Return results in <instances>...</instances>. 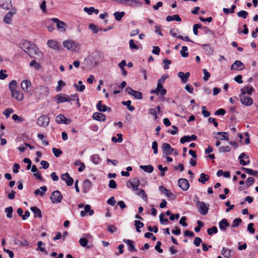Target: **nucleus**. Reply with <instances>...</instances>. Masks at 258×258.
<instances>
[{
    "label": "nucleus",
    "instance_id": "obj_62",
    "mask_svg": "<svg viewBox=\"0 0 258 258\" xmlns=\"http://www.w3.org/2000/svg\"><path fill=\"white\" fill-rule=\"evenodd\" d=\"M148 113L149 114L153 115L155 119H157L158 116L157 115V111L155 108H150L148 110Z\"/></svg>",
    "mask_w": 258,
    "mask_h": 258
},
{
    "label": "nucleus",
    "instance_id": "obj_52",
    "mask_svg": "<svg viewBox=\"0 0 258 258\" xmlns=\"http://www.w3.org/2000/svg\"><path fill=\"white\" fill-rule=\"evenodd\" d=\"M241 223L242 220L240 218H236L234 219L231 227L233 228L238 227Z\"/></svg>",
    "mask_w": 258,
    "mask_h": 258
},
{
    "label": "nucleus",
    "instance_id": "obj_33",
    "mask_svg": "<svg viewBox=\"0 0 258 258\" xmlns=\"http://www.w3.org/2000/svg\"><path fill=\"white\" fill-rule=\"evenodd\" d=\"M140 168L145 172L150 173L154 170V167L152 165H141Z\"/></svg>",
    "mask_w": 258,
    "mask_h": 258
},
{
    "label": "nucleus",
    "instance_id": "obj_7",
    "mask_svg": "<svg viewBox=\"0 0 258 258\" xmlns=\"http://www.w3.org/2000/svg\"><path fill=\"white\" fill-rule=\"evenodd\" d=\"M55 99L57 104L64 103L66 102H71V97L65 94H58L55 97Z\"/></svg>",
    "mask_w": 258,
    "mask_h": 258
},
{
    "label": "nucleus",
    "instance_id": "obj_17",
    "mask_svg": "<svg viewBox=\"0 0 258 258\" xmlns=\"http://www.w3.org/2000/svg\"><path fill=\"white\" fill-rule=\"evenodd\" d=\"M37 91L40 94L39 97L46 96L48 93V88L46 87L40 86L37 88Z\"/></svg>",
    "mask_w": 258,
    "mask_h": 258
},
{
    "label": "nucleus",
    "instance_id": "obj_55",
    "mask_svg": "<svg viewBox=\"0 0 258 258\" xmlns=\"http://www.w3.org/2000/svg\"><path fill=\"white\" fill-rule=\"evenodd\" d=\"M165 217V215L164 213H161L159 216V219L160 221V223L162 224H167L169 222L167 218H164Z\"/></svg>",
    "mask_w": 258,
    "mask_h": 258
},
{
    "label": "nucleus",
    "instance_id": "obj_48",
    "mask_svg": "<svg viewBox=\"0 0 258 258\" xmlns=\"http://www.w3.org/2000/svg\"><path fill=\"white\" fill-rule=\"evenodd\" d=\"M12 15L13 13L12 12H8L5 16L4 21L7 24H10L11 21V18Z\"/></svg>",
    "mask_w": 258,
    "mask_h": 258
},
{
    "label": "nucleus",
    "instance_id": "obj_18",
    "mask_svg": "<svg viewBox=\"0 0 258 258\" xmlns=\"http://www.w3.org/2000/svg\"><path fill=\"white\" fill-rule=\"evenodd\" d=\"M197 139V137L196 135H192L190 136H184L183 137L181 138L180 139V142L181 144H184L186 142H189L191 141H196Z\"/></svg>",
    "mask_w": 258,
    "mask_h": 258
},
{
    "label": "nucleus",
    "instance_id": "obj_2",
    "mask_svg": "<svg viewBox=\"0 0 258 258\" xmlns=\"http://www.w3.org/2000/svg\"><path fill=\"white\" fill-rule=\"evenodd\" d=\"M62 44L64 47L71 51H75L79 47L78 43L70 40L64 41Z\"/></svg>",
    "mask_w": 258,
    "mask_h": 258
},
{
    "label": "nucleus",
    "instance_id": "obj_37",
    "mask_svg": "<svg viewBox=\"0 0 258 258\" xmlns=\"http://www.w3.org/2000/svg\"><path fill=\"white\" fill-rule=\"evenodd\" d=\"M125 12L123 11L122 12H115L113 15L114 16L115 19L117 21H120L122 17L124 16Z\"/></svg>",
    "mask_w": 258,
    "mask_h": 258
},
{
    "label": "nucleus",
    "instance_id": "obj_27",
    "mask_svg": "<svg viewBox=\"0 0 258 258\" xmlns=\"http://www.w3.org/2000/svg\"><path fill=\"white\" fill-rule=\"evenodd\" d=\"M230 224L225 219H223L219 223V228L222 231H225L227 227H229Z\"/></svg>",
    "mask_w": 258,
    "mask_h": 258
},
{
    "label": "nucleus",
    "instance_id": "obj_50",
    "mask_svg": "<svg viewBox=\"0 0 258 258\" xmlns=\"http://www.w3.org/2000/svg\"><path fill=\"white\" fill-rule=\"evenodd\" d=\"M44 244V243L41 241H39L38 242H37V245H38V247L36 249V250H39L40 251H41V252H44L45 254H47L48 253V252L45 250V249H44V248L43 247H42L41 246Z\"/></svg>",
    "mask_w": 258,
    "mask_h": 258
},
{
    "label": "nucleus",
    "instance_id": "obj_12",
    "mask_svg": "<svg viewBox=\"0 0 258 258\" xmlns=\"http://www.w3.org/2000/svg\"><path fill=\"white\" fill-rule=\"evenodd\" d=\"M47 46L54 50H59L61 48L60 43L54 40H49L47 42Z\"/></svg>",
    "mask_w": 258,
    "mask_h": 258
},
{
    "label": "nucleus",
    "instance_id": "obj_53",
    "mask_svg": "<svg viewBox=\"0 0 258 258\" xmlns=\"http://www.w3.org/2000/svg\"><path fill=\"white\" fill-rule=\"evenodd\" d=\"M52 150L53 154L56 157H58L61 154H62V151L59 149L53 148Z\"/></svg>",
    "mask_w": 258,
    "mask_h": 258
},
{
    "label": "nucleus",
    "instance_id": "obj_5",
    "mask_svg": "<svg viewBox=\"0 0 258 258\" xmlns=\"http://www.w3.org/2000/svg\"><path fill=\"white\" fill-rule=\"evenodd\" d=\"M167 78L168 76L163 75L158 81L157 87L161 90L160 96L161 97H163L166 93V90L163 88V84Z\"/></svg>",
    "mask_w": 258,
    "mask_h": 258
},
{
    "label": "nucleus",
    "instance_id": "obj_45",
    "mask_svg": "<svg viewBox=\"0 0 258 258\" xmlns=\"http://www.w3.org/2000/svg\"><path fill=\"white\" fill-rule=\"evenodd\" d=\"M188 48L185 46H183L180 51V54L183 57H186L188 56V52H187Z\"/></svg>",
    "mask_w": 258,
    "mask_h": 258
},
{
    "label": "nucleus",
    "instance_id": "obj_49",
    "mask_svg": "<svg viewBox=\"0 0 258 258\" xmlns=\"http://www.w3.org/2000/svg\"><path fill=\"white\" fill-rule=\"evenodd\" d=\"M137 99H142L143 98V94L141 92L134 90L133 93L132 95Z\"/></svg>",
    "mask_w": 258,
    "mask_h": 258
},
{
    "label": "nucleus",
    "instance_id": "obj_13",
    "mask_svg": "<svg viewBox=\"0 0 258 258\" xmlns=\"http://www.w3.org/2000/svg\"><path fill=\"white\" fill-rule=\"evenodd\" d=\"M61 179L65 181L68 186H72L74 183V179L71 177L68 173H66L61 175Z\"/></svg>",
    "mask_w": 258,
    "mask_h": 258
},
{
    "label": "nucleus",
    "instance_id": "obj_24",
    "mask_svg": "<svg viewBox=\"0 0 258 258\" xmlns=\"http://www.w3.org/2000/svg\"><path fill=\"white\" fill-rule=\"evenodd\" d=\"M31 85V83L29 80H25L21 82V87L22 90L27 92H29V89L30 88Z\"/></svg>",
    "mask_w": 258,
    "mask_h": 258
},
{
    "label": "nucleus",
    "instance_id": "obj_19",
    "mask_svg": "<svg viewBox=\"0 0 258 258\" xmlns=\"http://www.w3.org/2000/svg\"><path fill=\"white\" fill-rule=\"evenodd\" d=\"M97 109L100 111V112H105V111H108L111 112V108L105 105H102L101 101H99L96 105Z\"/></svg>",
    "mask_w": 258,
    "mask_h": 258
},
{
    "label": "nucleus",
    "instance_id": "obj_36",
    "mask_svg": "<svg viewBox=\"0 0 258 258\" xmlns=\"http://www.w3.org/2000/svg\"><path fill=\"white\" fill-rule=\"evenodd\" d=\"M231 250L223 247L221 251V254L225 257L229 258L231 256Z\"/></svg>",
    "mask_w": 258,
    "mask_h": 258
},
{
    "label": "nucleus",
    "instance_id": "obj_29",
    "mask_svg": "<svg viewBox=\"0 0 258 258\" xmlns=\"http://www.w3.org/2000/svg\"><path fill=\"white\" fill-rule=\"evenodd\" d=\"M47 190V188L46 186H43L40 187V189H37L34 191V194L35 196H40L42 197L44 195L45 192Z\"/></svg>",
    "mask_w": 258,
    "mask_h": 258
},
{
    "label": "nucleus",
    "instance_id": "obj_34",
    "mask_svg": "<svg viewBox=\"0 0 258 258\" xmlns=\"http://www.w3.org/2000/svg\"><path fill=\"white\" fill-rule=\"evenodd\" d=\"M135 191H137L136 193V195L142 198L144 201H147V196L143 189L139 188V189H136Z\"/></svg>",
    "mask_w": 258,
    "mask_h": 258
},
{
    "label": "nucleus",
    "instance_id": "obj_58",
    "mask_svg": "<svg viewBox=\"0 0 258 258\" xmlns=\"http://www.w3.org/2000/svg\"><path fill=\"white\" fill-rule=\"evenodd\" d=\"M198 226L195 228V231L196 232H199L201 231L202 227L204 226L203 223L200 220L197 221Z\"/></svg>",
    "mask_w": 258,
    "mask_h": 258
},
{
    "label": "nucleus",
    "instance_id": "obj_59",
    "mask_svg": "<svg viewBox=\"0 0 258 258\" xmlns=\"http://www.w3.org/2000/svg\"><path fill=\"white\" fill-rule=\"evenodd\" d=\"M130 47L131 49H136L138 50L139 49V46H137L134 42L133 39H131L129 41Z\"/></svg>",
    "mask_w": 258,
    "mask_h": 258
},
{
    "label": "nucleus",
    "instance_id": "obj_26",
    "mask_svg": "<svg viewBox=\"0 0 258 258\" xmlns=\"http://www.w3.org/2000/svg\"><path fill=\"white\" fill-rule=\"evenodd\" d=\"M55 120L58 123L68 124L70 122H68L67 118L63 114H61L58 115L56 117Z\"/></svg>",
    "mask_w": 258,
    "mask_h": 258
},
{
    "label": "nucleus",
    "instance_id": "obj_40",
    "mask_svg": "<svg viewBox=\"0 0 258 258\" xmlns=\"http://www.w3.org/2000/svg\"><path fill=\"white\" fill-rule=\"evenodd\" d=\"M74 87L77 91L79 92H83L85 89V86L83 85V82L82 81H79L78 82V85L76 84H74Z\"/></svg>",
    "mask_w": 258,
    "mask_h": 258
},
{
    "label": "nucleus",
    "instance_id": "obj_25",
    "mask_svg": "<svg viewBox=\"0 0 258 258\" xmlns=\"http://www.w3.org/2000/svg\"><path fill=\"white\" fill-rule=\"evenodd\" d=\"M130 183L131 186L133 187V190H136V189H139L138 186L140 185V180L137 178H134L130 180Z\"/></svg>",
    "mask_w": 258,
    "mask_h": 258
},
{
    "label": "nucleus",
    "instance_id": "obj_39",
    "mask_svg": "<svg viewBox=\"0 0 258 258\" xmlns=\"http://www.w3.org/2000/svg\"><path fill=\"white\" fill-rule=\"evenodd\" d=\"M241 169L244 171L245 173L254 176H256L258 174V171L256 170H253L251 169L246 168L245 167H242Z\"/></svg>",
    "mask_w": 258,
    "mask_h": 258
},
{
    "label": "nucleus",
    "instance_id": "obj_8",
    "mask_svg": "<svg viewBox=\"0 0 258 258\" xmlns=\"http://www.w3.org/2000/svg\"><path fill=\"white\" fill-rule=\"evenodd\" d=\"M49 122V118L46 115H43L38 117L37 121V124L41 126H47Z\"/></svg>",
    "mask_w": 258,
    "mask_h": 258
},
{
    "label": "nucleus",
    "instance_id": "obj_20",
    "mask_svg": "<svg viewBox=\"0 0 258 258\" xmlns=\"http://www.w3.org/2000/svg\"><path fill=\"white\" fill-rule=\"evenodd\" d=\"M177 76L181 79L182 83L184 84L187 82L190 76V73L187 72L184 74L182 72H179L177 74Z\"/></svg>",
    "mask_w": 258,
    "mask_h": 258
},
{
    "label": "nucleus",
    "instance_id": "obj_28",
    "mask_svg": "<svg viewBox=\"0 0 258 258\" xmlns=\"http://www.w3.org/2000/svg\"><path fill=\"white\" fill-rule=\"evenodd\" d=\"M21 48L27 53L28 49L32 46V43L27 41H25L24 42L20 44Z\"/></svg>",
    "mask_w": 258,
    "mask_h": 258
},
{
    "label": "nucleus",
    "instance_id": "obj_3",
    "mask_svg": "<svg viewBox=\"0 0 258 258\" xmlns=\"http://www.w3.org/2000/svg\"><path fill=\"white\" fill-rule=\"evenodd\" d=\"M196 207L198 209L199 213L203 215H206L209 209V205H206L204 202L201 201H197L196 203Z\"/></svg>",
    "mask_w": 258,
    "mask_h": 258
},
{
    "label": "nucleus",
    "instance_id": "obj_54",
    "mask_svg": "<svg viewBox=\"0 0 258 258\" xmlns=\"http://www.w3.org/2000/svg\"><path fill=\"white\" fill-rule=\"evenodd\" d=\"M65 85H66V84L62 81H61V80L58 81V85L56 87V89H55L56 91V92L60 91L61 90V88L62 87H64L65 86Z\"/></svg>",
    "mask_w": 258,
    "mask_h": 258
},
{
    "label": "nucleus",
    "instance_id": "obj_10",
    "mask_svg": "<svg viewBox=\"0 0 258 258\" xmlns=\"http://www.w3.org/2000/svg\"><path fill=\"white\" fill-rule=\"evenodd\" d=\"M50 20L56 24L57 28L61 31H65L66 30V24L57 18H51Z\"/></svg>",
    "mask_w": 258,
    "mask_h": 258
},
{
    "label": "nucleus",
    "instance_id": "obj_44",
    "mask_svg": "<svg viewBox=\"0 0 258 258\" xmlns=\"http://www.w3.org/2000/svg\"><path fill=\"white\" fill-rule=\"evenodd\" d=\"M131 103H132V102L130 100H127L126 101H122V104L126 106L127 107V109L130 111H133L135 110V107L131 105Z\"/></svg>",
    "mask_w": 258,
    "mask_h": 258
},
{
    "label": "nucleus",
    "instance_id": "obj_61",
    "mask_svg": "<svg viewBox=\"0 0 258 258\" xmlns=\"http://www.w3.org/2000/svg\"><path fill=\"white\" fill-rule=\"evenodd\" d=\"M220 152H229L231 151V148L228 146H221L219 148Z\"/></svg>",
    "mask_w": 258,
    "mask_h": 258
},
{
    "label": "nucleus",
    "instance_id": "obj_57",
    "mask_svg": "<svg viewBox=\"0 0 258 258\" xmlns=\"http://www.w3.org/2000/svg\"><path fill=\"white\" fill-rule=\"evenodd\" d=\"M84 210L86 213H89L90 216L94 214V211L91 209V206L89 205H86L84 207Z\"/></svg>",
    "mask_w": 258,
    "mask_h": 258
},
{
    "label": "nucleus",
    "instance_id": "obj_35",
    "mask_svg": "<svg viewBox=\"0 0 258 258\" xmlns=\"http://www.w3.org/2000/svg\"><path fill=\"white\" fill-rule=\"evenodd\" d=\"M167 22H170L172 21H176L177 22H180L181 21V18L177 14L173 16H168L166 19Z\"/></svg>",
    "mask_w": 258,
    "mask_h": 258
},
{
    "label": "nucleus",
    "instance_id": "obj_38",
    "mask_svg": "<svg viewBox=\"0 0 258 258\" xmlns=\"http://www.w3.org/2000/svg\"><path fill=\"white\" fill-rule=\"evenodd\" d=\"M209 179V176L208 175H207L204 173H202L200 174V178L198 179V181H199V182H201L203 184H205V182L208 181Z\"/></svg>",
    "mask_w": 258,
    "mask_h": 258
},
{
    "label": "nucleus",
    "instance_id": "obj_51",
    "mask_svg": "<svg viewBox=\"0 0 258 258\" xmlns=\"http://www.w3.org/2000/svg\"><path fill=\"white\" fill-rule=\"evenodd\" d=\"M217 232L218 229L216 226H213L207 230V233L210 235H212L213 234H216Z\"/></svg>",
    "mask_w": 258,
    "mask_h": 258
},
{
    "label": "nucleus",
    "instance_id": "obj_11",
    "mask_svg": "<svg viewBox=\"0 0 258 258\" xmlns=\"http://www.w3.org/2000/svg\"><path fill=\"white\" fill-rule=\"evenodd\" d=\"M178 185L184 191H186L189 186L188 181L185 178L179 179L178 181Z\"/></svg>",
    "mask_w": 258,
    "mask_h": 258
},
{
    "label": "nucleus",
    "instance_id": "obj_15",
    "mask_svg": "<svg viewBox=\"0 0 258 258\" xmlns=\"http://www.w3.org/2000/svg\"><path fill=\"white\" fill-rule=\"evenodd\" d=\"M162 148L163 150V153L167 155L171 154L172 152L174 151V149L172 148L171 146L168 143H163Z\"/></svg>",
    "mask_w": 258,
    "mask_h": 258
},
{
    "label": "nucleus",
    "instance_id": "obj_1",
    "mask_svg": "<svg viewBox=\"0 0 258 258\" xmlns=\"http://www.w3.org/2000/svg\"><path fill=\"white\" fill-rule=\"evenodd\" d=\"M17 83L16 80H12L9 84V89L11 91V95L12 98H15L18 101H21L23 100V94L20 90L17 89Z\"/></svg>",
    "mask_w": 258,
    "mask_h": 258
},
{
    "label": "nucleus",
    "instance_id": "obj_4",
    "mask_svg": "<svg viewBox=\"0 0 258 258\" xmlns=\"http://www.w3.org/2000/svg\"><path fill=\"white\" fill-rule=\"evenodd\" d=\"M239 98L240 102L245 106H249L253 103V99L248 95L240 94Z\"/></svg>",
    "mask_w": 258,
    "mask_h": 258
},
{
    "label": "nucleus",
    "instance_id": "obj_23",
    "mask_svg": "<svg viewBox=\"0 0 258 258\" xmlns=\"http://www.w3.org/2000/svg\"><path fill=\"white\" fill-rule=\"evenodd\" d=\"M123 242L126 243L128 246V249L130 251H136L137 249L135 248L134 242L130 239H123Z\"/></svg>",
    "mask_w": 258,
    "mask_h": 258
},
{
    "label": "nucleus",
    "instance_id": "obj_47",
    "mask_svg": "<svg viewBox=\"0 0 258 258\" xmlns=\"http://www.w3.org/2000/svg\"><path fill=\"white\" fill-rule=\"evenodd\" d=\"M91 160L95 164H98L100 161V158L98 155H92L90 157Z\"/></svg>",
    "mask_w": 258,
    "mask_h": 258
},
{
    "label": "nucleus",
    "instance_id": "obj_30",
    "mask_svg": "<svg viewBox=\"0 0 258 258\" xmlns=\"http://www.w3.org/2000/svg\"><path fill=\"white\" fill-rule=\"evenodd\" d=\"M92 186L91 182L89 179H86L83 183V191L87 192Z\"/></svg>",
    "mask_w": 258,
    "mask_h": 258
},
{
    "label": "nucleus",
    "instance_id": "obj_41",
    "mask_svg": "<svg viewBox=\"0 0 258 258\" xmlns=\"http://www.w3.org/2000/svg\"><path fill=\"white\" fill-rule=\"evenodd\" d=\"M204 50L206 52V53L208 55H212L213 53L214 50L210 46V45H204Z\"/></svg>",
    "mask_w": 258,
    "mask_h": 258
},
{
    "label": "nucleus",
    "instance_id": "obj_64",
    "mask_svg": "<svg viewBox=\"0 0 258 258\" xmlns=\"http://www.w3.org/2000/svg\"><path fill=\"white\" fill-rule=\"evenodd\" d=\"M14 112V110L12 108H7L4 111V114L7 118L9 117L10 114Z\"/></svg>",
    "mask_w": 258,
    "mask_h": 258
},
{
    "label": "nucleus",
    "instance_id": "obj_56",
    "mask_svg": "<svg viewBox=\"0 0 258 258\" xmlns=\"http://www.w3.org/2000/svg\"><path fill=\"white\" fill-rule=\"evenodd\" d=\"M247 15H248V13L245 11L241 10L240 12L237 13L238 17L242 18L243 19L246 18Z\"/></svg>",
    "mask_w": 258,
    "mask_h": 258
},
{
    "label": "nucleus",
    "instance_id": "obj_46",
    "mask_svg": "<svg viewBox=\"0 0 258 258\" xmlns=\"http://www.w3.org/2000/svg\"><path fill=\"white\" fill-rule=\"evenodd\" d=\"M164 195L170 200H173L176 198V196L171 192L169 190L167 189L165 192Z\"/></svg>",
    "mask_w": 258,
    "mask_h": 258
},
{
    "label": "nucleus",
    "instance_id": "obj_21",
    "mask_svg": "<svg viewBox=\"0 0 258 258\" xmlns=\"http://www.w3.org/2000/svg\"><path fill=\"white\" fill-rule=\"evenodd\" d=\"M92 118L93 119L99 121H105L106 120V116L100 112H95L93 114Z\"/></svg>",
    "mask_w": 258,
    "mask_h": 258
},
{
    "label": "nucleus",
    "instance_id": "obj_16",
    "mask_svg": "<svg viewBox=\"0 0 258 258\" xmlns=\"http://www.w3.org/2000/svg\"><path fill=\"white\" fill-rule=\"evenodd\" d=\"M254 89L252 87L245 86L240 89V94L244 95H250L254 92Z\"/></svg>",
    "mask_w": 258,
    "mask_h": 258
},
{
    "label": "nucleus",
    "instance_id": "obj_14",
    "mask_svg": "<svg viewBox=\"0 0 258 258\" xmlns=\"http://www.w3.org/2000/svg\"><path fill=\"white\" fill-rule=\"evenodd\" d=\"M245 69L244 64L239 60H236L231 66V70L242 71Z\"/></svg>",
    "mask_w": 258,
    "mask_h": 258
},
{
    "label": "nucleus",
    "instance_id": "obj_60",
    "mask_svg": "<svg viewBox=\"0 0 258 258\" xmlns=\"http://www.w3.org/2000/svg\"><path fill=\"white\" fill-rule=\"evenodd\" d=\"M203 73L204 75V77H203V80L205 81H207L209 80V78L210 77L211 74L209 72H208L207 71L206 69H203Z\"/></svg>",
    "mask_w": 258,
    "mask_h": 258
},
{
    "label": "nucleus",
    "instance_id": "obj_63",
    "mask_svg": "<svg viewBox=\"0 0 258 258\" xmlns=\"http://www.w3.org/2000/svg\"><path fill=\"white\" fill-rule=\"evenodd\" d=\"M88 242V240L85 238H81L79 240V243L83 247L86 246L87 245Z\"/></svg>",
    "mask_w": 258,
    "mask_h": 258
},
{
    "label": "nucleus",
    "instance_id": "obj_42",
    "mask_svg": "<svg viewBox=\"0 0 258 258\" xmlns=\"http://www.w3.org/2000/svg\"><path fill=\"white\" fill-rule=\"evenodd\" d=\"M135 225L136 228V230L138 232H141L140 228H142L144 224L143 222L139 220L135 221Z\"/></svg>",
    "mask_w": 258,
    "mask_h": 258
},
{
    "label": "nucleus",
    "instance_id": "obj_32",
    "mask_svg": "<svg viewBox=\"0 0 258 258\" xmlns=\"http://www.w3.org/2000/svg\"><path fill=\"white\" fill-rule=\"evenodd\" d=\"M11 6L9 0H0V7L4 9H9Z\"/></svg>",
    "mask_w": 258,
    "mask_h": 258
},
{
    "label": "nucleus",
    "instance_id": "obj_31",
    "mask_svg": "<svg viewBox=\"0 0 258 258\" xmlns=\"http://www.w3.org/2000/svg\"><path fill=\"white\" fill-rule=\"evenodd\" d=\"M30 209L34 214V217L35 218L36 217H38V218L42 217L41 210L38 208H37V207L34 206V207H31Z\"/></svg>",
    "mask_w": 258,
    "mask_h": 258
},
{
    "label": "nucleus",
    "instance_id": "obj_6",
    "mask_svg": "<svg viewBox=\"0 0 258 258\" xmlns=\"http://www.w3.org/2000/svg\"><path fill=\"white\" fill-rule=\"evenodd\" d=\"M62 199V197L60 192L57 190L54 191L50 196L51 202L54 204L60 203Z\"/></svg>",
    "mask_w": 258,
    "mask_h": 258
},
{
    "label": "nucleus",
    "instance_id": "obj_22",
    "mask_svg": "<svg viewBox=\"0 0 258 258\" xmlns=\"http://www.w3.org/2000/svg\"><path fill=\"white\" fill-rule=\"evenodd\" d=\"M216 134L219 136V137H215L217 139L225 140L227 141L229 140V134L227 132H217Z\"/></svg>",
    "mask_w": 258,
    "mask_h": 258
},
{
    "label": "nucleus",
    "instance_id": "obj_9",
    "mask_svg": "<svg viewBox=\"0 0 258 258\" xmlns=\"http://www.w3.org/2000/svg\"><path fill=\"white\" fill-rule=\"evenodd\" d=\"M27 53L31 57H35L36 56H39L40 52L39 48L32 44V46L30 47Z\"/></svg>",
    "mask_w": 258,
    "mask_h": 258
},
{
    "label": "nucleus",
    "instance_id": "obj_43",
    "mask_svg": "<svg viewBox=\"0 0 258 258\" xmlns=\"http://www.w3.org/2000/svg\"><path fill=\"white\" fill-rule=\"evenodd\" d=\"M5 212L7 213V217L11 218L13 216V209L12 207H9L5 209Z\"/></svg>",
    "mask_w": 258,
    "mask_h": 258
}]
</instances>
